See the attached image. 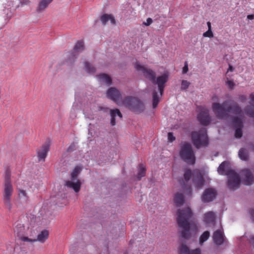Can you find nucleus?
Here are the masks:
<instances>
[{
  "mask_svg": "<svg viewBox=\"0 0 254 254\" xmlns=\"http://www.w3.org/2000/svg\"><path fill=\"white\" fill-rule=\"evenodd\" d=\"M134 68L137 71L141 72L154 85H157L158 88H154L152 92V107L154 109L156 108L164 91L165 84L168 80V73H164L155 78L156 73L154 71L141 65L139 63H135Z\"/></svg>",
  "mask_w": 254,
  "mask_h": 254,
  "instance_id": "f257e3e1",
  "label": "nucleus"
},
{
  "mask_svg": "<svg viewBox=\"0 0 254 254\" xmlns=\"http://www.w3.org/2000/svg\"><path fill=\"white\" fill-rule=\"evenodd\" d=\"M192 216V213L189 207L178 209L177 222L179 227L182 229V238L189 240L192 235H195L197 231V226L194 222H189Z\"/></svg>",
  "mask_w": 254,
  "mask_h": 254,
  "instance_id": "f03ea898",
  "label": "nucleus"
},
{
  "mask_svg": "<svg viewBox=\"0 0 254 254\" xmlns=\"http://www.w3.org/2000/svg\"><path fill=\"white\" fill-rule=\"evenodd\" d=\"M211 100L213 102L212 104V110L219 119L228 117L229 114L234 112V107L236 105L239 106L236 103H233L230 106H228V101L223 102L221 104H219V97L216 94L212 95Z\"/></svg>",
  "mask_w": 254,
  "mask_h": 254,
  "instance_id": "7ed1b4c3",
  "label": "nucleus"
},
{
  "mask_svg": "<svg viewBox=\"0 0 254 254\" xmlns=\"http://www.w3.org/2000/svg\"><path fill=\"white\" fill-rule=\"evenodd\" d=\"M228 165V162H223L219 166L217 172L220 175L228 176V187L230 190H235L239 187L240 179L238 174L233 170H230L226 172V169Z\"/></svg>",
  "mask_w": 254,
  "mask_h": 254,
  "instance_id": "20e7f679",
  "label": "nucleus"
},
{
  "mask_svg": "<svg viewBox=\"0 0 254 254\" xmlns=\"http://www.w3.org/2000/svg\"><path fill=\"white\" fill-rule=\"evenodd\" d=\"M11 174L8 169L5 172L4 178L2 200L5 207L9 210L12 208L11 196L13 192V188L11 184Z\"/></svg>",
  "mask_w": 254,
  "mask_h": 254,
  "instance_id": "39448f33",
  "label": "nucleus"
},
{
  "mask_svg": "<svg viewBox=\"0 0 254 254\" xmlns=\"http://www.w3.org/2000/svg\"><path fill=\"white\" fill-rule=\"evenodd\" d=\"M232 113L234 115L232 118V121L236 128L235 136L236 138H240L243 134V121L245 118L244 114L241 107L237 105L234 107V112Z\"/></svg>",
  "mask_w": 254,
  "mask_h": 254,
  "instance_id": "423d86ee",
  "label": "nucleus"
},
{
  "mask_svg": "<svg viewBox=\"0 0 254 254\" xmlns=\"http://www.w3.org/2000/svg\"><path fill=\"white\" fill-rule=\"evenodd\" d=\"M179 155L181 159L188 164L193 165L195 163L194 152L191 144L188 142L181 143Z\"/></svg>",
  "mask_w": 254,
  "mask_h": 254,
  "instance_id": "0eeeda50",
  "label": "nucleus"
},
{
  "mask_svg": "<svg viewBox=\"0 0 254 254\" xmlns=\"http://www.w3.org/2000/svg\"><path fill=\"white\" fill-rule=\"evenodd\" d=\"M191 137L193 145L197 149L202 147H206L208 145V139L206 130L204 128H202L197 131H192L191 133Z\"/></svg>",
  "mask_w": 254,
  "mask_h": 254,
  "instance_id": "6e6552de",
  "label": "nucleus"
},
{
  "mask_svg": "<svg viewBox=\"0 0 254 254\" xmlns=\"http://www.w3.org/2000/svg\"><path fill=\"white\" fill-rule=\"evenodd\" d=\"M122 104L132 112L139 114L144 110L143 103L135 97L127 96L122 102Z\"/></svg>",
  "mask_w": 254,
  "mask_h": 254,
  "instance_id": "1a4fd4ad",
  "label": "nucleus"
},
{
  "mask_svg": "<svg viewBox=\"0 0 254 254\" xmlns=\"http://www.w3.org/2000/svg\"><path fill=\"white\" fill-rule=\"evenodd\" d=\"M81 170L80 167H75L71 173V180L65 182V185L68 188H72L75 192H78L80 190L81 183L77 179V177Z\"/></svg>",
  "mask_w": 254,
  "mask_h": 254,
  "instance_id": "9d476101",
  "label": "nucleus"
},
{
  "mask_svg": "<svg viewBox=\"0 0 254 254\" xmlns=\"http://www.w3.org/2000/svg\"><path fill=\"white\" fill-rule=\"evenodd\" d=\"M218 195L217 190L213 188L205 189L201 196V201L203 203H208L214 201Z\"/></svg>",
  "mask_w": 254,
  "mask_h": 254,
  "instance_id": "9b49d317",
  "label": "nucleus"
},
{
  "mask_svg": "<svg viewBox=\"0 0 254 254\" xmlns=\"http://www.w3.org/2000/svg\"><path fill=\"white\" fill-rule=\"evenodd\" d=\"M199 110V113L197 115V120L201 125L206 126L210 123V117L209 115V110L205 107L199 106L197 108Z\"/></svg>",
  "mask_w": 254,
  "mask_h": 254,
  "instance_id": "f8f14e48",
  "label": "nucleus"
},
{
  "mask_svg": "<svg viewBox=\"0 0 254 254\" xmlns=\"http://www.w3.org/2000/svg\"><path fill=\"white\" fill-rule=\"evenodd\" d=\"M107 97L120 105L122 100V94L120 91L115 87H111L108 89L106 93Z\"/></svg>",
  "mask_w": 254,
  "mask_h": 254,
  "instance_id": "ddd939ff",
  "label": "nucleus"
},
{
  "mask_svg": "<svg viewBox=\"0 0 254 254\" xmlns=\"http://www.w3.org/2000/svg\"><path fill=\"white\" fill-rule=\"evenodd\" d=\"M50 141L49 140L46 142L42 146L41 148L37 151V156L39 161H45L47 157V153L50 149Z\"/></svg>",
  "mask_w": 254,
  "mask_h": 254,
  "instance_id": "4468645a",
  "label": "nucleus"
},
{
  "mask_svg": "<svg viewBox=\"0 0 254 254\" xmlns=\"http://www.w3.org/2000/svg\"><path fill=\"white\" fill-rule=\"evenodd\" d=\"M212 239L215 245L218 246L222 245L225 241L223 231L221 230L215 231L213 234Z\"/></svg>",
  "mask_w": 254,
  "mask_h": 254,
  "instance_id": "2eb2a0df",
  "label": "nucleus"
},
{
  "mask_svg": "<svg viewBox=\"0 0 254 254\" xmlns=\"http://www.w3.org/2000/svg\"><path fill=\"white\" fill-rule=\"evenodd\" d=\"M242 176L245 185H251L254 183V177L249 170L245 169L243 170Z\"/></svg>",
  "mask_w": 254,
  "mask_h": 254,
  "instance_id": "dca6fc26",
  "label": "nucleus"
},
{
  "mask_svg": "<svg viewBox=\"0 0 254 254\" xmlns=\"http://www.w3.org/2000/svg\"><path fill=\"white\" fill-rule=\"evenodd\" d=\"M193 183L197 189H201L204 185L205 180L202 176L199 174L192 180Z\"/></svg>",
  "mask_w": 254,
  "mask_h": 254,
  "instance_id": "f3484780",
  "label": "nucleus"
},
{
  "mask_svg": "<svg viewBox=\"0 0 254 254\" xmlns=\"http://www.w3.org/2000/svg\"><path fill=\"white\" fill-rule=\"evenodd\" d=\"M179 253L180 254H200V250L198 248L190 251L187 246L182 245L179 248Z\"/></svg>",
  "mask_w": 254,
  "mask_h": 254,
  "instance_id": "a211bd4d",
  "label": "nucleus"
},
{
  "mask_svg": "<svg viewBox=\"0 0 254 254\" xmlns=\"http://www.w3.org/2000/svg\"><path fill=\"white\" fill-rule=\"evenodd\" d=\"M53 0H40L36 7V11L38 13H41L43 12L48 7L50 3L52 2Z\"/></svg>",
  "mask_w": 254,
  "mask_h": 254,
  "instance_id": "6ab92c4d",
  "label": "nucleus"
},
{
  "mask_svg": "<svg viewBox=\"0 0 254 254\" xmlns=\"http://www.w3.org/2000/svg\"><path fill=\"white\" fill-rule=\"evenodd\" d=\"M110 111L111 116L110 123L112 126H114L116 125V116H118L121 119L122 118V114L118 109H111Z\"/></svg>",
  "mask_w": 254,
  "mask_h": 254,
  "instance_id": "aec40b11",
  "label": "nucleus"
},
{
  "mask_svg": "<svg viewBox=\"0 0 254 254\" xmlns=\"http://www.w3.org/2000/svg\"><path fill=\"white\" fill-rule=\"evenodd\" d=\"M100 20L104 25H106L109 20H110L112 24H116V20L112 14H104L101 16Z\"/></svg>",
  "mask_w": 254,
  "mask_h": 254,
  "instance_id": "412c9836",
  "label": "nucleus"
},
{
  "mask_svg": "<svg viewBox=\"0 0 254 254\" xmlns=\"http://www.w3.org/2000/svg\"><path fill=\"white\" fill-rule=\"evenodd\" d=\"M174 201L176 205L180 207L185 202V196L182 193L177 192L175 194Z\"/></svg>",
  "mask_w": 254,
  "mask_h": 254,
  "instance_id": "4be33fe9",
  "label": "nucleus"
},
{
  "mask_svg": "<svg viewBox=\"0 0 254 254\" xmlns=\"http://www.w3.org/2000/svg\"><path fill=\"white\" fill-rule=\"evenodd\" d=\"M14 234L19 240L23 242H27L30 243L36 242V240L35 239H30L27 237L24 236V234H22V233H20L18 229H16L14 231Z\"/></svg>",
  "mask_w": 254,
  "mask_h": 254,
  "instance_id": "5701e85b",
  "label": "nucleus"
},
{
  "mask_svg": "<svg viewBox=\"0 0 254 254\" xmlns=\"http://www.w3.org/2000/svg\"><path fill=\"white\" fill-rule=\"evenodd\" d=\"M49 232L47 230H44L41 232L37 236L36 241H38L40 243H44L48 238Z\"/></svg>",
  "mask_w": 254,
  "mask_h": 254,
  "instance_id": "b1692460",
  "label": "nucleus"
},
{
  "mask_svg": "<svg viewBox=\"0 0 254 254\" xmlns=\"http://www.w3.org/2000/svg\"><path fill=\"white\" fill-rule=\"evenodd\" d=\"M97 78L99 79L100 82L106 83L108 85L112 84V79L107 74L103 73L100 75H97Z\"/></svg>",
  "mask_w": 254,
  "mask_h": 254,
  "instance_id": "393cba45",
  "label": "nucleus"
},
{
  "mask_svg": "<svg viewBox=\"0 0 254 254\" xmlns=\"http://www.w3.org/2000/svg\"><path fill=\"white\" fill-rule=\"evenodd\" d=\"M203 218L205 223H211L215 221V215L213 212H208L204 214Z\"/></svg>",
  "mask_w": 254,
  "mask_h": 254,
  "instance_id": "a878e982",
  "label": "nucleus"
},
{
  "mask_svg": "<svg viewBox=\"0 0 254 254\" xmlns=\"http://www.w3.org/2000/svg\"><path fill=\"white\" fill-rule=\"evenodd\" d=\"M238 155L239 158L243 161H247L249 158L248 151L246 149L241 148L239 151Z\"/></svg>",
  "mask_w": 254,
  "mask_h": 254,
  "instance_id": "bb28decb",
  "label": "nucleus"
},
{
  "mask_svg": "<svg viewBox=\"0 0 254 254\" xmlns=\"http://www.w3.org/2000/svg\"><path fill=\"white\" fill-rule=\"evenodd\" d=\"M146 169L143 164H140L137 175V180H140L145 175Z\"/></svg>",
  "mask_w": 254,
  "mask_h": 254,
  "instance_id": "cd10ccee",
  "label": "nucleus"
},
{
  "mask_svg": "<svg viewBox=\"0 0 254 254\" xmlns=\"http://www.w3.org/2000/svg\"><path fill=\"white\" fill-rule=\"evenodd\" d=\"M84 50V42L83 41H78L73 48L74 53L80 52Z\"/></svg>",
  "mask_w": 254,
  "mask_h": 254,
  "instance_id": "c85d7f7f",
  "label": "nucleus"
},
{
  "mask_svg": "<svg viewBox=\"0 0 254 254\" xmlns=\"http://www.w3.org/2000/svg\"><path fill=\"white\" fill-rule=\"evenodd\" d=\"M18 197L20 199H22L23 201L27 202L28 200L29 197L25 190L22 189H18Z\"/></svg>",
  "mask_w": 254,
  "mask_h": 254,
  "instance_id": "c756f323",
  "label": "nucleus"
},
{
  "mask_svg": "<svg viewBox=\"0 0 254 254\" xmlns=\"http://www.w3.org/2000/svg\"><path fill=\"white\" fill-rule=\"evenodd\" d=\"M84 68L88 73H94L96 71L95 68L87 62L84 63Z\"/></svg>",
  "mask_w": 254,
  "mask_h": 254,
  "instance_id": "7c9ffc66",
  "label": "nucleus"
},
{
  "mask_svg": "<svg viewBox=\"0 0 254 254\" xmlns=\"http://www.w3.org/2000/svg\"><path fill=\"white\" fill-rule=\"evenodd\" d=\"M210 237V233L208 231L204 232L199 238V243L202 245L204 242L206 241Z\"/></svg>",
  "mask_w": 254,
  "mask_h": 254,
  "instance_id": "2f4dec72",
  "label": "nucleus"
},
{
  "mask_svg": "<svg viewBox=\"0 0 254 254\" xmlns=\"http://www.w3.org/2000/svg\"><path fill=\"white\" fill-rule=\"evenodd\" d=\"M192 175V172L190 170L188 169L185 171L184 174V178L186 182L189 181L191 178Z\"/></svg>",
  "mask_w": 254,
  "mask_h": 254,
  "instance_id": "473e14b6",
  "label": "nucleus"
},
{
  "mask_svg": "<svg viewBox=\"0 0 254 254\" xmlns=\"http://www.w3.org/2000/svg\"><path fill=\"white\" fill-rule=\"evenodd\" d=\"M249 106L247 107L245 109L246 114L249 115L251 118H254V110L249 109Z\"/></svg>",
  "mask_w": 254,
  "mask_h": 254,
  "instance_id": "72a5a7b5",
  "label": "nucleus"
},
{
  "mask_svg": "<svg viewBox=\"0 0 254 254\" xmlns=\"http://www.w3.org/2000/svg\"><path fill=\"white\" fill-rule=\"evenodd\" d=\"M190 82L187 80H183L181 83V90L187 89L190 85Z\"/></svg>",
  "mask_w": 254,
  "mask_h": 254,
  "instance_id": "f704fd0d",
  "label": "nucleus"
},
{
  "mask_svg": "<svg viewBox=\"0 0 254 254\" xmlns=\"http://www.w3.org/2000/svg\"><path fill=\"white\" fill-rule=\"evenodd\" d=\"M203 36L205 37L212 38L213 37V34L211 30H208L206 32L203 34Z\"/></svg>",
  "mask_w": 254,
  "mask_h": 254,
  "instance_id": "c9c22d12",
  "label": "nucleus"
},
{
  "mask_svg": "<svg viewBox=\"0 0 254 254\" xmlns=\"http://www.w3.org/2000/svg\"><path fill=\"white\" fill-rule=\"evenodd\" d=\"M168 141L172 142L175 140V137L174 136L172 132H169L168 133Z\"/></svg>",
  "mask_w": 254,
  "mask_h": 254,
  "instance_id": "e433bc0d",
  "label": "nucleus"
},
{
  "mask_svg": "<svg viewBox=\"0 0 254 254\" xmlns=\"http://www.w3.org/2000/svg\"><path fill=\"white\" fill-rule=\"evenodd\" d=\"M16 229H18V231L20 232V233H22L24 234V228L23 227V226H22V225H20L19 226H17L15 228L14 230V231L16 230Z\"/></svg>",
  "mask_w": 254,
  "mask_h": 254,
  "instance_id": "4c0bfd02",
  "label": "nucleus"
},
{
  "mask_svg": "<svg viewBox=\"0 0 254 254\" xmlns=\"http://www.w3.org/2000/svg\"><path fill=\"white\" fill-rule=\"evenodd\" d=\"M153 22V20L151 18H148L146 21L143 22V24L145 26H149Z\"/></svg>",
  "mask_w": 254,
  "mask_h": 254,
  "instance_id": "58836bf2",
  "label": "nucleus"
},
{
  "mask_svg": "<svg viewBox=\"0 0 254 254\" xmlns=\"http://www.w3.org/2000/svg\"><path fill=\"white\" fill-rule=\"evenodd\" d=\"M98 110L103 111L104 112L107 113L109 110V109L107 107L99 106L98 107Z\"/></svg>",
  "mask_w": 254,
  "mask_h": 254,
  "instance_id": "ea45409f",
  "label": "nucleus"
},
{
  "mask_svg": "<svg viewBox=\"0 0 254 254\" xmlns=\"http://www.w3.org/2000/svg\"><path fill=\"white\" fill-rule=\"evenodd\" d=\"M188 70H189V68H188V64H187V62H186L183 68V73H186L188 72Z\"/></svg>",
  "mask_w": 254,
  "mask_h": 254,
  "instance_id": "a19ab883",
  "label": "nucleus"
},
{
  "mask_svg": "<svg viewBox=\"0 0 254 254\" xmlns=\"http://www.w3.org/2000/svg\"><path fill=\"white\" fill-rule=\"evenodd\" d=\"M250 243H251L254 248V235H251L249 239Z\"/></svg>",
  "mask_w": 254,
  "mask_h": 254,
  "instance_id": "79ce46f5",
  "label": "nucleus"
},
{
  "mask_svg": "<svg viewBox=\"0 0 254 254\" xmlns=\"http://www.w3.org/2000/svg\"><path fill=\"white\" fill-rule=\"evenodd\" d=\"M227 84L229 86V87L231 89H232L233 88V87L235 85L234 82L232 80H228L227 82Z\"/></svg>",
  "mask_w": 254,
  "mask_h": 254,
  "instance_id": "37998d69",
  "label": "nucleus"
},
{
  "mask_svg": "<svg viewBox=\"0 0 254 254\" xmlns=\"http://www.w3.org/2000/svg\"><path fill=\"white\" fill-rule=\"evenodd\" d=\"M247 18L250 20H252L254 18V14H249L247 15Z\"/></svg>",
  "mask_w": 254,
  "mask_h": 254,
  "instance_id": "c03bdc74",
  "label": "nucleus"
},
{
  "mask_svg": "<svg viewBox=\"0 0 254 254\" xmlns=\"http://www.w3.org/2000/svg\"><path fill=\"white\" fill-rule=\"evenodd\" d=\"M250 213H251V215L252 216V218L253 220L254 221V210H252L250 211Z\"/></svg>",
  "mask_w": 254,
  "mask_h": 254,
  "instance_id": "a18cd8bd",
  "label": "nucleus"
},
{
  "mask_svg": "<svg viewBox=\"0 0 254 254\" xmlns=\"http://www.w3.org/2000/svg\"><path fill=\"white\" fill-rule=\"evenodd\" d=\"M250 97H251V101L253 103H254V93L251 94Z\"/></svg>",
  "mask_w": 254,
  "mask_h": 254,
  "instance_id": "49530a36",
  "label": "nucleus"
},
{
  "mask_svg": "<svg viewBox=\"0 0 254 254\" xmlns=\"http://www.w3.org/2000/svg\"><path fill=\"white\" fill-rule=\"evenodd\" d=\"M207 25L208 26V30H211V25L210 21H208L207 22Z\"/></svg>",
  "mask_w": 254,
  "mask_h": 254,
  "instance_id": "de8ad7c7",
  "label": "nucleus"
},
{
  "mask_svg": "<svg viewBox=\"0 0 254 254\" xmlns=\"http://www.w3.org/2000/svg\"><path fill=\"white\" fill-rule=\"evenodd\" d=\"M240 98L242 101H245L246 100V97L245 95H242Z\"/></svg>",
  "mask_w": 254,
  "mask_h": 254,
  "instance_id": "09e8293b",
  "label": "nucleus"
},
{
  "mask_svg": "<svg viewBox=\"0 0 254 254\" xmlns=\"http://www.w3.org/2000/svg\"><path fill=\"white\" fill-rule=\"evenodd\" d=\"M233 70V68L232 66L231 65H229V67L228 71H232Z\"/></svg>",
  "mask_w": 254,
  "mask_h": 254,
  "instance_id": "8fccbe9b",
  "label": "nucleus"
},
{
  "mask_svg": "<svg viewBox=\"0 0 254 254\" xmlns=\"http://www.w3.org/2000/svg\"><path fill=\"white\" fill-rule=\"evenodd\" d=\"M30 3V1H29V0H26L25 1V3H26V4H28V3Z\"/></svg>",
  "mask_w": 254,
  "mask_h": 254,
  "instance_id": "3c124183",
  "label": "nucleus"
},
{
  "mask_svg": "<svg viewBox=\"0 0 254 254\" xmlns=\"http://www.w3.org/2000/svg\"><path fill=\"white\" fill-rule=\"evenodd\" d=\"M253 150L254 151V147L253 148Z\"/></svg>",
  "mask_w": 254,
  "mask_h": 254,
  "instance_id": "603ef678",
  "label": "nucleus"
}]
</instances>
